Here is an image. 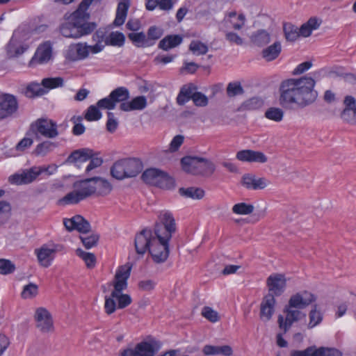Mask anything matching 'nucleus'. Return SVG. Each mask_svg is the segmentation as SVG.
Returning a JSON list of instances; mask_svg holds the SVG:
<instances>
[{"label":"nucleus","mask_w":356,"mask_h":356,"mask_svg":"<svg viewBox=\"0 0 356 356\" xmlns=\"http://www.w3.org/2000/svg\"><path fill=\"white\" fill-rule=\"evenodd\" d=\"M15 266L9 260L0 259V274L7 275L15 270Z\"/></svg>","instance_id":"obj_63"},{"label":"nucleus","mask_w":356,"mask_h":356,"mask_svg":"<svg viewBox=\"0 0 356 356\" xmlns=\"http://www.w3.org/2000/svg\"><path fill=\"white\" fill-rule=\"evenodd\" d=\"M58 250V245L49 247L47 245H44L40 249H36L35 252L39 263L44 267H48L51 265L56 252Z\"/></svg>","instance_id":"obj_20"},{"label":"nucleus","mask_w":356,"mask_h":356,"mask_svg":"<svg viewBox=\"0 0 356 356\" xmlns=\"http://www.w3.org/2000/svg\"><path fill=\"white\" fill-rule=\"evenodd\" d=\"M322 21L316 17H311L299 28L300 36L308 37L312 31L318 29Z\"/></svg>","instance_id":"obj_35"},{"label":"nucleus","mask_w":356,"mask_h":356,"mask_svg":"<svg viewBox=\"0 0 356 356\" xmlns=\"http://www.w3.org/2000/svg\"><path fill=\"white\" fill-rule=\"evenodd\" d=\"M34 319L37 329L42 333H50L54 331V322L51 314L43 307L35 310Z\"/></svg>","instance_id":"obj_13"},{"label":"nucleus","mask_w":356,"mask_h":356,"mask_svg":"<svg viewBox=\"0 0 356 356\" xmlns=\"http://www.w3.org/2000/svg\"><path fill=\"white\" fill-rule=\"evenodd\" d=\"M118 308V304H116L115 297L112 296V293L110 297L105 298L104 309L107 314L110 315L115 312Z\"/></svg>","instance_id":"obj_60"},{"label":"nucleus","mask_w":356,"mask_h":356,"mask_svg":"<svg viewBox=\"0 0 356 356\" xmlns=\"http://www.w3.org/2000/svg\"><path fill=\"white\" fill-rule=\"evenodd\" d=\"M60 31L65 38H79L81 37L79 31L77 21L74 22H66L61 25Z\"/></svg>","instance_id":"obj_34"},{"label":"nucleus","mask_w":356,"mask_h":356,"mask_svg":"<svg viewBox=\"0 0 356 356\" xmlns=\"http://www.w3.org/2000/svg\"><path fill=\"white\" fill-rule=\"evenodd\" d=\"M316 300L315 296L309 291H302L292 295L288 303L290 307L302 309Z\"/></svg>","instance_id":"obj_17"},{"label":"nucleus","mask_w":356,"mask_h":356,"mask_svg":"<svg viewBox=\"0 0 356 356\" xmlns=\"http://www.w3.org/2000/svg\"><path fill=\"white\" fill-rule=\"evenodd\" d=\"M76 254L84 261L88 268H93L95 266L96 258L94 254L86 252L81 248H78L76 250Z\"/></svg>","instance_id":"obj_50"},{"label":"nucleus","mask_w":356,"mask_h":356,"mask_svg":"<svg viewBox=\"0 0 356 356\" xmlns=\"http://www.w3.org/2000/svg\"><path fill=\"white\" fill-rule=\"evenodd\" d=\"M47 169L42 167H32L22 172L15 173L9 177V181L12 184L22 185L33 182L40 175Z\"/></svg>","instance_id":"obj_12"},{"label":"nucleus","mask_w":356,"mask_h":356,"mask_svg":"<svg viewBox=\"0 0 356 356\" xmlns=\"http://www.w3.org/2000/svg\"><path fill=\"white\" fill-rule=\"evenodd\" d=\"M92 47V45L81 42L71 45L68 50V57L73 60H83L86 58L90 53L93 54Z\"/></svg>","instance_id":"obj_22"},{"label":"nucleus","mask_w":356,"mask_h":356,"mask_svg":"<svg viewBox=\"0 0 356 356\" xmlns=\"http://www.w3.org/2000/svg\"><path fill=\"white\" fill-rule=\"evenodd\" d=\"M275 299L271 294H267L264 297L261 304L260 316L261 319L267 321L271 318L275 311Z\"/></svg>","instance_id":"obj_26"},{"label":"nucleus","mask_w":356,"mask_h":356,"mask_svg":"<svg viewBox=\"0 0 356 356\" xmlns=\"http://www.w3.org/2000/svg\"><path fill=\"white\" fill-rule=\"evenodd\" d=\"M264 105V101L259 97L250 98L243 103L241 108L243 110H257L261 108Z\"/></svg>","instance_id":"obj_51"},{"label":"nucleus","mask_w":356,"mask_h":356,"mask_svg":"<svg viewBox=\"0 0 356 356\" xmlns=\"http://www.w3.org/2000/svg\"><path fill=\"white\" fill-rule=\"evenodd\" d=\"M183 38L179 35H168L163 38L159 43V48L168 51L179 46L182 42Z\"/></svg>","instance_id":"obj_33"},{"label":"nucleus","mask_w":356,"mask_h":356,"mask_svg":"<svg viewBox=\"0 0 356 356\" xmlns=\"http://www.w3.org/2000/svg\"><path fill=\"white\" fill-rule=\"evenodd\" d=\"M32 136H27L23 138L14 148L10 149L7 153V156H17L27 149L31 147L33 143V140L31 138Z\"/></svg>","instance_id":"obj_31"},{"label":"nucleus","mask_w":356,"mask_h":356,"mask_svg":"<svg viewBox=\"0 0 356 356\" xmlns=\"http://www.w3.org/2000/svg\"><path fill=\"white\" fill-rule=\"evenodd\" d=\"M160 348L159 343L154 340L143 341L134 348H128L122 353V356H154Z\"/></svg>","instance_id":"obj_10"},{"label":"nucleus","mask_w":356,"mask_h":356,"mask_svg":"<svg viewBox=\"0 0 356 356\" xmlns=\"http://www.w3.org/2000/svg\"><path fill=\"white\" fill-rule=\"evenodd\" d=\"M252 42L257 46H264L270 41V34L265 30H259L252 34Z\"/></svg>","instance_id":"obj_39"},{"label":"nucleus","mask_w":356,"mask_h":356,"mask_svg":"<svg viewBox=\"0 0 356 356\" xmlns=\"http://www.w3.org/2000/svg\"><path fill=\"white\" fill-rule=\"evenodd\" d=\"M181 195L193 199H201L204 195V191L200 188H179Z\"/></svg>","instance_id":"obj_41"},{"label":"nucleus","mask_w":356,"mask_h":356,"mask_svg":"<svg viewBox=\"0 0 356 356\" xmlns=\"http://www.w3.org/2000/svg\"><path fill=\"white\" fill-rule=\"evenodd\" d=\"M63 225L69 232L77 230L80 233L86 234L90 230V225L81 216L76 215L71 218H65Z\"/></svg>","instance_id":"obj_18"},{"label":"nucleus","mask_w":356,"mask_h":356,"mask_svg":"<svg viewBox=\"0 0 356 356\" xmlns=\"http://www.w3.org/2000/svg\"><path fill=\"white\" fill-rule=\"evenodd\" d=\"M345 108L341 113V118L348 122H355L356 102L353 97L347 96L344 99Z\"/></svg>","instance_id":"obj_27"},{"label":"nucleus","mask_w":356,"mask_h":356,"mask_svg":"<svg viewBox=\"0 0 356 356\" xmlns=\"http://www.w3.org/2000/svg\"><path fill=\"white\" fill-rule=\"evenodd\" d=\"M193 95V88L191 87L186 86H183L177 97V104L179 105L185 104L192 99Z\"/></svg>","instance_id":"obj_47"},{"label":"nucleus","mask_w":356,"mask_h":356,"mask_svg":"<svg viewBox=\"0 0 356 356\" xmlns=\"http://www.w3.org/2000/svg\"><path fill=\"white\" fill-rule=\"evenodd\" d=\"M93 156V151L89 148H82L72 152L67 159V162L74 164L80 168L81 165L90 160Z\"/></svg>","instance_id":"obj_23"},{"label":"nucleus","mask_w":356,"mask_h":356,"mask_svg":"<svg viewBox=\"0 0 356 356\" xmlns=\"http://www.w3.org/2000/svg\"><path fill=\"white\" fill-rule=\"evenodd\" d=\"M92 1L93 0H83L80 3L78 9L74 13V18L83 19H88L89 15L86 13V10Z\"/></svg>","instance_id":"obj_46"},{"label":"nucleus","mask_w":356,"mask_h":356,"mask_svg":"<svg viewBox=\"0 0 356 356\" xmlns=\"http://www.w3.org/2000/svg\"><path fill=\"white\" fill-rule=\"evenodd\" d=\"M38 286L35 284L30 283L24 286L21 296L25 299L32 298L38 294Z\"/></svg>","instance_id":"obj_55"},{"label":"nucleus","mask_w":356,"mask_h":356,"mask_svg":"<svg viewBox=\"0 0 356 356\" xmlns=\"http://www.w3.org/2000/svg\"><path fill=\"white\" fill-rule=\"evenodd\" d=\"M254 210V207L252 204H248L244 202L238 203L233 206V213L238 215H248L251 213Z\"/></svg>","instance_id":"obj_53"},{"label":"nucleus","mask_w":356,"mask_h":356,"mask_svg":"<svg viewBox=\"0 0 356 356\" xmlns=\"http://www.w3.org/2000/svg\"><path fill=\"white\" fill-rule=\"evenodd\" d=\"M284 313L286 314L285 317L280 315L277 320L279 327L284 331V333L289 330L293 323L305 317V314L300 311L299 309L290 307L289 303L285 306Z\"/></svg>","instance_id":"obj_11"},{"label":"nucleus","mask_w":356,"mask_h":356,"mask_svg":"<svg viewBox=\"0 0 356 356\" xmlns=\"http://www.w3.org/2000/svg\"><path fill=\"white\" fill-rule=\"evenodd\" d=\"M282 47L280 42H275L262 51V56L267 61H271L278 57Z\"/></svg>","instance_id":"obj_36"},{"label":"nucleus","mask_w":356,"mask_h":356,"mask_svg":"<svg viewBox=\"0 0 356 356\" xmlns=\"http://www.w3.org/2000/svg\"><path fill=\"white\" fill-rule=\"evenodd\" d=\"M17 109V102L15 97L11 95H0V118H5Z\"/></svg>","instance_id":"obj_19"},{"label":"nucleus","mask_w":356,"mask_h":356,"mask_svg":"<svg viewBox=\"0 0 356 356\" xmlns=\"http://www.w3.org/2000/svg\"><path fill=\"white\" fill-rule=\"evenodd\" d=\"M28 47L23 43L22 33L19 31H14L10 41L6 47L7 55L10 58L22 55Z\"/></svg>","instance_id":"obj_14"},{"label":"nucleus","mask_w":356,"mask_h":356,"mask_svg":"<svg viewBox=\"0 0 356 356\" xmlns=\"http://www.w3.org/2000/svg\"><path fill=\"white\" fill-rule=\"evenodd\" d=\"M143 169L140 160L136 159H121L113 165L111 169V175L119 180L134 177L138 175Z\"/></svg>","instance_id":"obj_5"},{"label":"nucleus","mask_w":356,"mask_h":356,"mask_svg":"<svg viewBox=\"0 0 356 356\" xmlns=\"http://www.w3.org/2000/svg\"><path fill=\"white\" fill-rule=\"evenodd\" d=\"M51 53L52 47L51 43L49 42H44L38 47L29 65L34 66L38 64H43L48 62L51 57Z\"/></svg>","instance_id":"obj_21"},{"label":"nucleus","mask_w":356,"mask_h":356,"mask_svg":"<svg viewBox=\"0 0 356 356\" xmlns=\"http://www.w3.org/2000/svg\"><path fill=\"white\" fill-rule=\"evenodd\" d=\"M130 6V0H121L118 5L116 16L113 24L116 26L124 24Z\"/></svg>","instance_id":"obj_32"},{"label":"nucleus","mask_w":356,"mask_h":356,"mask_svg":"<svg viewBox=\"0 0 356 356\" xmlns=\"http://www.w3.org/2000/svg\"><path fill=\"white\" fill-rule=\"evenodd\" d=\"M202 315L208 321L216 323L219 321V316L217 312L209 307H204L202 310Z\"/></svg>","instance_id":"obj_59"},{"label":"nucleus","mask_w":356,"mask_h":356,"mask_svg":"<svg viewBox=\"0 0 356 356\" xmlns=\"http://www.w3.org/2000/svg\"><path fill=\"white\" fill-rule=\"evenodd\" d=\"M11 205L7 201H0V225L6 223L11 215Z\"/></svg>","instance_id":"obj_48"},{"label":"nucleus","mask_w":356,"mask_h":356,"mask_svg":"<svg viewBox=\"0 0 356 356\" xmlns=\"http://www.w3.org/2000/svg\"><path fill=\"white\" fill-rule=\"evenodd\" d=\"M124 35L123 33L118 31L111 32L108 35L107 45L121 47L124 42Z\"/></svg>","instance_id":"obj_49"},{"label":"nucleus","mask_w":356,"mask_h":356,"mask_svg":"<svg viewBox=\"0 0 356 356\" xmlns=\"http://www.w3.org/2000/svg\"><path fill=\"white\" fill-rule=\"evenodd\" d=\"M291 356H342V353L334 348L310 346L304 350H294Z\"/></svg>","instance_id":"obj_15"},{"label":"nucleus","mask_w":356,"mask_h":356,"mask_svg":"<svg viewBox=\"0 0 356 356\" xmlns=\"http://www.w3.org/2000/svg\"><path fill=\"white\" fill-rule=\"evenodd\" d=\"M268 183L269 181L265 178H257L250 174L244 175L241 181L242 185L250 190L264 189Z\"/></svg>","instance_id":"obj_25"},{"label":"nucleus","mask_w":356,"mask_h":356,"mask_svg":"<svg viewBox=\"0 0 356 356\" xmlns=\"http://www.w3.org/2000/svg\"><path fill=\"white\" fill-rule=\"evenodd\" d=\"M175 231L176 225L172 213L168 211H161L153 232L145 229L136 236V252L143 255L149 250L154 262H165L169 256V241Z\"/></svg>","instance_id":"obj_1"},{"label":"nucleus","mask_w":356,"mask_h":356,"mask_svg":"<svg viewBox=\"0 0 356 356\" xmlns=\"http://www.w3.org/2000/svg\"><path fill=\"white\" fill-rule=\"evenodd\" d=\"M47 92V90L42 86L37 83H31L29 84L25 91V95L28 97H34L35 96H40Z\"/></svg>","instance_id":"obj_43"},{"label":"nucleus","mask_w":356,"mask_h":356,"mask_svg":"<svg viewBox=\"0 0 356 356\" xmlns=\"http://www.w3.org/2000/svg\"><path fill=\"white\" fill-rule=\"evenodd\" d=\"M57 145L49 140H44L36 145L33 150V154L39 156H44L52 152Z\"/></svg>","instance_id":"obj_37"},{"label":"nucleus","mask_w":356,"mask_h":356,"mask_svg":"<svg viewBox=\"0 0 356 356\" xmlns=\"http://www.w3.org/2000/svg\"><path fill=\"white\" fill-rule=\"evenodd\" d=\"M147 106V99L145 96H138L128 102H123L120 105L121 111L129 112L131 111H142Z\"/></svg>","instance_id":"obj_28"},{"label":"nucleus","mask_w":356,"mask_h":356,"mask_svg":"<svg viewBox=\"0 0 356 356\" xmlns=\"http://www.w3.org/2000/svg\"><path fill=\"white\" fill-rule=\"evenodd\" d=\"M181 163L184 171L193 175L210 176L215 171L214 164L208 159L197 156H185Z\"/></svg>","instance_id":"obj_7"},{"label":"nucleus","mask_w":356,"mask_h":356,"mask_svg":"<svg viewBox=\"0 0 356 356\" xmlns=\"http://www.w3.org/2000/svg\"><path fill=\"white\" fill-rule=\"evenodd\" d=\"M316 82L311 76L282 81L279 87L280 104L285 108H303L314 103L318 96Z\"/></svg>","instance_id":"obj_2"},{"label":"nucleus","mask_w":356,"mask_h":356,"mask_svg":"<svg viewBox=\"0 0 356 356\" xmlns=\"http://www.w3.org/2000/svg\"><path fill=\"white\" fill-rule=\"evenodd\" d=\"M91 178L77 181L73 184L72 191L67 193L58 200L59 205L76 204L79 202L95 195Z\"/></svg>","instance_id":"obj_4"},{"label":"nucleus","mask_w":356,"mask_h":356,"mask_svg":"<svg viewBox=\"0 0 356 356\" xmlns=\"http://www.w3.org/2000/svg\"><path fill=\"white\" fill-rule=\"evenodd\" d=\"M106 31L105 29L100 28L96 31L92 35V40L95 42V44L92 45L93 50V54L101 52L107 43L108 36L106 35Z\"/></svg>","instance_id":"obj_29"},{"label":"nucleus","mask_w":356,"mask_h":356,"mask_svg":"<svg viewBox=\"0 0 356 356\" xmlns=\"http://www.w3.org/2000/svg\"><path fill=\"white\" fill-rule=\"evenodd\" d=\"M236 159L243 162H258L266 163L267 161L266 156L259 151L250 149L241 150L237 152Z\"/></svg>","instance_id":"obj_24"},{"label":"nucleus","mask_w":356,"mask_h":356,"mask_svg":"<svg viewBox=\"0 0 356 356\" xmlns=\"http://www.w3.org/2000/svg\"><path fill=\"white\" fill-rule=\"evenodd\" d=\"M264 116L268 120L279 122L284 118V111L280 108L270 107L266 111Z\"/></svg>","instance_id":"obj_42"},{"label":"nucleus","mask_w":356,"mask_h":356,"mask_svg":"<svg viewBox=\"0 0 356 356\" xmlns=\"http://www.w3.org/2000/svg\"><path fill=\"white\" fill-rule=\"evenodd\" d=\"M243 92V89L238 83H229L227 88V93L229 97H234Z\"/></svg>","instance_id":"obj_64"},{"label":"nucleus","mask_w":356,"mask_h":356,"mask_svg":"<svg viewBox=\"0 0 356 356\" xmlns=\"http://www.w3.org/2000/svg\"><path fill=\"white\" fill-rule=\"evenodd\" d=\"M58 134V124L49 118H39L33 122L26 132L27 136H33L37 140L55 138Z\"/></svg>","instance_id":"obj_6"},{"label":"nucleus","mask_w":356,"mask_h":356,"mask_svg":"<svg viewBox=\"0 0 356 356\" xmlns=\"http://www.w3.org/2000/svg\"><path fill=\"white\" fill-rule=\"evenodd\" d=\"M189 49L197 56L204 55L208 51V47L200 41L193 40L189 45Z\"/></svg>","instance_id":"obj_52"},{"label":"nucleus","mask_w":356,"mask_h":356,"mask_svg":"<svg viewBox=\"0 0 356 356\" xmlns=\"http://www.w3.org/2000/svg\"><path fill=\"white\" fill-rule=\"evenodd\" d=\"M108 120L106 122V129L111 133H113L118 127V121L112 112L107 113Z\"/></svg>","instance_id":"obj_62"},{"label":"nucleus","mask_w":356,"mask_h":356,"mask_svg":"<svg viewBox=\"0 0 356 356\" xmlns=\"http://www.w3.org/2000/svg\"><path fill=\"white\" fill-rule=\"evenodd\" d=\"M99 107H98L97 104L95 105L90 106L85 113V119L87 121H97L100 120L102 117V114L99 111Z\"/></svg>","instance_id":"obj_45"},{"label":"nucleus","mask_w":356,"mask_h":356,"mask_svg":"<svg viewBox=\"0 0 356 356\" xmlns=\"http://www.w3.org/2000/svg\"><path fill=\"white\" fill-rule=\"evenodd\" d=\"M143 180L150 185L169 189L174 186V180L164 172L156 168L146 170L142 175Z\"/></svg>","instance_id":"obj_8"},{"label":"nucleus","mask_w":356,"mask_h":356,"mask_svg":"<svg viewBox=\"0 0 356 356\" xmlns=\"http://www.w3.org/2000/svg\"><path fill=\"white\" fill-rule=\"evenodd\" d=\"M163 29L156 26H150L147 31V38L149 42H153L159 39L163 35Z\"/></svg>","instance_id":"obj_56"},{"label":"nucleus","mask_w":356,"mask_h":356,"mask_svg":"<svg viewBox=\"0 0 356 356\" xmlns=\"http://www.w3.org/2000/svg\"><path fill=\"white\" fill-rule=\"evenodd\" d=\"M184 140V137L182 135H177L175 136L172 140H171L168 149L166 152H177L181 145L183 144Z\"/></svg>","instance_id":"obj_61"},{"label":"nucleus","mask_w":356,"mask_h":356,"mask_svg":"<svg viewBox=\"0 0 356 356\" xmlns=\"http://www.w3.org/2000/svg\"><path fill=\"white\" fill-rule=\"evenodd\" d=\"M128 38L138 47H149L153 42H149L147 35L143 32L131 33Z\"/></svg>","instance_id":"obj_40"},{"label":"nucleus","mask_w":356,"mask_h":356,"mask_svg":"<svg viewBox=\"0 0 356 356\" xmlns=\"http://www.w3.org/2000/svg\"><path fill=\"white\" fill-rule=\"evenodd\" d=\"M130 92L127 88L118 87L111 92L108 96L99 99L97 106L100 109L113 110L118 103L128 102Z\"/></svg>","instance_id":"obj_9"},{"label":"nucleus","mask_w":356,"mask_h":356,"mask_svg":"<svg viewBox=\"0 0 356 356\" xmlns=\"http://www.w3.org/2000/svg\"><path fill=\"white\" fill-rule=\"evenodd\" d=\"M269 293L273 297L281 296L286 289V279L282 274H272L266 281Z\"/></svg>","instance_id":"obj_16"},{"label":"nucleus","mask_w":356,"mask_h":356,"mask_svg":"<svg viewBox=\"0 0 356 356\" xmlns=\"http://www.w3.org/2000/svg\"><path fill=\"white\" fill-rule=\"evenodd\" d=\"M316 307V305H314L309 314V321L307 327L309 329L317 326L323 321V315L320 311L317 310Z\"/></svg>","instance_id":"obj_44"},{"label":"nucleus","mask_w":356,"mask_h":356,"mask_svg":"<svg viewBox=\"0 0 356 356\" xmlns=\"http://www.w3.org/2000/svg\"><path fill=\"white\" fill-rule=\"evenodd\" d=\"M91 180L95 195L104 196L111 191L112 186L107 180L100 177H93Z\"/></svg>","instance_id":"obj_30"},{"label":"nucleus","mask_w":356,"mask_h":356,"mask_svg":"<svg viewBox=\"0 0 356 356\" xmlns=\"http://www.w3.org/2000/svg\"><path fill=\"white\" fill-rule=\"evenodd\" d=\"M99 236L97 234H92L90 236H81L80 239L86 249H90L97 245Z\"/></svg>","instance_id":"obj_57"},{"label":"nucleus","mask_w":356,"mask_h":356,"mask_svg":"<svg viewBox=\"0 0 356 356\" xmlns=\"http://www.w3.org/2000/svg\"><path fill=\"white\" fill-rule=\"evenodd\" d=\"M63 84V79L61 77L45 78L42 81V86L47 90L60 87Z\"/></svg>","instance_id":"obj_54"},{"label":"nucleus","mask_w":356,"mask_h":356,"mask_svg":"<svg viewBox=\"0 0 356 356\" xmlns=\"http://www.w3.org/2000/svg\"><path fill=\"white\" fill-rule=\"evenodd\" d=\"M77 24L81 36L91 33L97 27V24L94 22L81 23L79 21H77Z\"/></svg>","instance_id":"obj_58"},{"label":"nucleus","mask_w":356,"mask_h":356,"mask_svg":"<svg viewBox=\"0 0 356 356\" xmlns=\"http://www.w3.org/2000/svg\"><path fill=\"white\" fill-rule=\"evenodd\" d=\"M283 31L288 41L294 42L300 37L299 29L291 23H284Z\"/></svg>","instance_id":"obj_38"},{"label":"nucleus","mask_w":356,"mask_h":356,"mask_svg":"<svg viewBox=\"0 0 356 356\" xmlns=\"http://www.w3.org/2000/svg\"><path fill=\"white\" fill-rule=\"evenodd\" d=\"M131 266L129 264L120 266L115 273L113 280L114 289L112 296L115 297L118 301V308L123 309L131 303V298L128 294L122 293V291L127 287V280L131 273Z\"/></svg>","instance_id":"obj_3"}]
</instances>
